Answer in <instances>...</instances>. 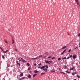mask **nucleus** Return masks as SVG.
Wrapping results in <instances>:
<instances>
[{"label": "nucleus", "mask_w": 80, "mask_h": 80, "mask_svg": "<svg viewBox=\"0 0 80 80\" xmlns=\"http://www.w3.org/2000/svg\"><path fill=\"white\" fill-rule=\"evenodd\" d=\"M48 65H46L45 66V67L43 69V70H44V71H45V70H47V69H48Z\"/></svg>", "instance_id": "f257e3e1"}, {"label": "nucleus", "mask_w": 80, "mask_h": 80, "mask_svg": "<svg viewBox=\"0 0 80 80\" xmlns=\"http://www.w3.org/2000/svg\"><path fill=\"white\" fill-rule=\"evenodd\" d=\"M23 76V74L22 72L21 73V74L19 75V77H22Z\"/></svg>", "instance_id": "f03ea898"}, {"label": "nucleus", "mask_w": 80, "mask_h": 80, "mask_svg": "<svg viewBox=\"0 0 80 80\" xmlns=\"http://www.w3.org/2000/svg\"><path fill=\"white\" fill-rule=\"evenodd\" d=\"M66 51V49H65L61 53V55H63L65 53V52Z\"/></svg>", "instance_id": "7ed1b4c3"}, {"label": "nucleus", "mask_w": 80, "mask_h": 80, "mask_svg": "<svg viewBox=\"0 0 80 80\" xmlns=\"http://www.w3.org/2000/svg\"><path fill=\"white\" fill-rule=\"evenodd\" d=\"M75 69V67L72 68H70V70H73Z\"/></svg>", "instance_id": "20e7f679"}, {"label": "nucleus", "mask_w": 80, "mask_h": 80, "mask_svg": "<svg viewBox=\"0 0 80 80\" xmlns=\"http://www.w3.org/2000/svg\"><path fill=\"white\" fill-rule=\"evenodd\" d=\"M45 66H42V67L40 68L41 69H44V68H45Z\"/></svg>", "instance_id": "39448f33"}, {"label": "nucleus", "mask_w": 80, "mask_h": 80, "mask_svg": "<svg viewBox=\"0 0 80 80\" xmlns=\"http://www.w3.org/2000/svg\"><path fill=\"white\" fill-rule=\"evenodd\" d=\"M72 57L74 59H75V58H76V55H73Z\"/></svg>", "instance_id": "423d86ee"}, {"label": "nucleus", "mask_w": 80, "mask_h": 80, "mask_svg": "<svg viewBox=\"0 0 80 80\" xmlns=\"http://www.w3.org/2000/svg\"><path fill=\"white\" fill-rule=\"evenodd\" d=\"M3 53H6L7 52H8V50H7L6 51H3Z\"/></svg>", "instance_id": "0eeeda50"}, {"label": "nucleus", "mask_w": 80, "mask_h": 80, "mask_svg": "<svg viewBox=\"0 0 80 80\" xmlns=\"http://www.w3.org/2000/svg\"><path fill=\"white\" fill-rule=\"evenodd\" d=\"M77 73V72H73L72 73V75H75V74H76Z\"/></svg>", "instance_id": "6e6552de"}, {"label": "nucleus", "mask_w": 80, "mask_h": 80, "mask_svg": "<svg viewBox=\"0 0 80 80\" xmlns=\"http://www.w3.org/2000/svg\"><path fill=\"white\" fill-rule=\"evenodd\" d=\"M34 73H38V71L37 70H36L34 71Z\"/></svg>", "instance_id": "1a4fd4ad"}, {"label": "nucleus", "mask_w": 80, "mask_h": 80, "mask_svg": "<svg viewBox=\"0 0 80 80\" xmlns=\"http://www.w3.org/2000/svg\"><path fill=\"white\" fill-rule=\"evenodd\" d=\"M38 58L36 57V58H32V60H36V59H37Z\"/></svg>", "instance_id": "9d476101"}, {"label": "nucleus", "mask_w": 80, "mask_h": 80, "mask_svg": "<svg viewBox=\"0 0 80 80\" xmlns=\"http://www.w3.org/2000/svg\"><path fill=\"white\" fill-rule=\"evenodd\" d=\"M52 62V61H49L48 63V64H50V63H51Z\"/></svg>", "instance_id": "9b49d317"}, {"label": "nucleus", "mask_w": 80, "mask_h": 80, "mask_svg": "<svg viewBox=\"0 0 80 80\" xmlns=\"http://www.w3.org/2000/svg\"><path fill=\"white\" fill-rule=\"evenodd\" d=\"M49 61H45V62L46 63H48Z\"/></svg>", "instance_id": "f8f14e48"}, {"label": "nucleus", "mask_w": 80, "mask_h": 80, "mask_svg": "<svg viewBox=\"0 0 80 80\" xmlns=\"http://www.w3.org/2000/svg\"><path fill=\"white\" fill-rule=\"evenodd\" d=\"M66 58V57H64L63 58H62V60H63V59L65 60Z\"/></svg>", "instance_id": "ddd939ff"}, {"label": "nucleus", "mask_w": 80, "mask_h": 80, "mask_svg": "<svg viewBox=\"0 0 80 80\" xmlns=\"http://www.w3.org/2000/svg\"><path fill=\"white\" fill-rule=\"evenodd\" d=\"M66 48V46H65L62 48V49H64V48Z\"/></svg>", "instance_id": "4468645a"}, {"label": "nucleus", "mask_w": 80, "mask_h": 80, "mask_svg": "<svg viewBox=\"0 0 80 80\" xmlns=\"http://www.w3.org/2000/svg\"><path fill=\"white\" fill-rule=\"evenodd\" d=\"M77 5H79V3L78 2V1H76V2Z\"/></svg>", "instance_id": "2eb2a0df"}, {"label": "nucleus", "mask_w": 80, "mask_h": 80, "mask_svg": "<svg viewBox=\"0 0 80 80\" xmlns=\"http://www.w3.org/2000/svg\"><path fill=\"white\" fill-rule=\"evenodd\" d=\"M2 58L3 59H4V58H5V57L4 56H3V55H2Z\"/></svg>", "instance_id": "dca6fc26"}, {"label": "nucleus", "mask_w": 80, "mask_h": 80, "mask_svg": "<svg viewBox=\"0 0 80 80\" xmlns=\"http://www.w3.org/2000/svg\"><path fill=\"white\" fill-rule=\"evenodd\" d=\"M31 75H29L28 76V78H31Z\"/></svg>", "instance_id": "f3484780"}, {"label": "nucleus", "mask_w": 80, "mask_h": 80, "mask_svg": "<svg viewBox=\"0 0 80 80\" xmlns=\"http://www.w3.org/2000/svg\"><path fill=\"white\" fill-rule=\"evenodd\" d=\"M22 62H25V60H22Z\"/></svg>", "instance_id": "a211bd4d"}, {"label": "nucleus", "mask_w": 80, "mask_h": 80, "mask_svg": "<svg viewBox=\"0 0 80 80\" xmlns=\"http://www.w3.org/2000/svg\"><path fill=\"white\" fill-rule=\"evenodd\" d=\"M36 75H37V74L36 75L35 74H33V77H35V76H36Z\"/></svg>", "instance_id": "6ab92c4d"}, {"label": "nucleus", "mask_w": 80, "mask_h": 80, "mask_svg": "<svg viewBox=\"0 0 80 80\" xmlns=\"http://www.w3.org/2000/svg\"><path fill=\"white\" fill-rule=\"evenodd\" d=\"M4 41H5V42L6 43H8V42H7V40H5Z\"/></svg>", "instance_id": "aec40b11"}, {"label": "nucleus", "mask_w": 80, "mask_h": 80, "mask_svg": "<svg viewBox=\"0 0 80 80\" xmlns=\"http://www.w3.org/2000/svg\"><path fill=\"white\" fill-rule=\"evenodd\" d=\"M66 73H70V72L68 71H66Z\"/></svg>", "instance_id": "412c9836"}, {"label": "nucleus", "mask_w": 80, "mask_h": 80, "mask_svg": "<svg viewBox=\"0 0 80 80\" xmlns=\"http://www.w3.org/2000/svg\"><path fill=\"white\" fill-rule=\"evenodd\" d=\"M52 58V60H53V59H55V58L53 57V58Z\"/></svg>", "instance_id": "4be33fe9"}, {"label": "nucleus", "mask_w": 80, "mask_h": 80, "mask_svg": "<svg viewBox=\"0 0 80 80\" xmlns=\"http://www.w3.org/2000/svg\"><path fill=\"white\" fill-rule=\"evenodd\" d=\"M42 65V63H41L38 64V65H39V66H40V65Z\"/></svg>", "instance_id": "5701e85b"}, {"label": "nucleus", "mask_w": 80, "mask_h": 80, "mask_svg": "<svg viewBox=\"0 0 80 80\" xmlns=\"http://www.w3.org/2000/svg\"><path fill=\"white\" fill-rule=\"evenodd\" d=\"M15 50L16 51V52H17V49L15 48H14Z\"/></svg>", "instance_id": "b1692460"}, {"label": "nucleus", "mask_w": 80, "mask_h": 80, "mask_svg": "<svg viewBox=\"0 0 80 80\" xmlns=\"http://www.w3.org/2000/svg\"><path fill=\"white\" fill-rule=\"evenodd\" d=\"M31 69V68H29L28 69V70H30Z\"/></svg>", "instance_id": "393cba45"}, {"label": "nucleus", "mask_w": 80, "mask_h": 80, "mask_svg": "<svg viewBox=\"0 0 80 80\" xmlns=\"http://www.w3.org/2000/svg\"><path fill=\"white\" fill-rule=\"evenodd\" d=\"M18 65H19V66H20V64L19 63H17Z\"/></svg>", "instance_id": "a878e982"}, {"label": "nucleus", "mask_w": 80, "mask_h": 80, "mask_svg": "<svg viewBox=\"0 0 80 80\" xmlns=\"http://www.w3.org/2000/svg\"><path fill=\"white\" fill-rule=\"evenodd\" d=\"M43 74H45V72L42 73H41V75H43Z\"/></svg>", "instance_id": "bb28decb"}, {"label": "nucleus", "mask_w": 80, "mask_h": 80, "mask_svg": "<svg viewBox=\"0 0 80 80\" xmlns=\"http://www.w3.org/2000/svg\"><path fill=\"white\" fill-rule=\"evenodd\" d=\"M58 60H61V58H59L58 59Z\"/></svg>", "instance_id": "cd10ccee"}, {"label": "nucleus", "mask_w": 80, "mask_h": 80, "mask_svg": "<svg viewBox=\"0 0 80 80\" xmlns=\"http://www.w3.org/2000/svg\"><path fill=\"white\" fill-rule=\"evenodd\" d=\"M27 65L28 66H30V64H29V63H27Z\"/></svg>", "instance_id": "c85d7f7f"}, {"label": "nucleus", "mask_w": 80, "mask_h": 80, "mask_svg": "<svg viewBox=\"0 0 80 80\" xmlns=\"http://www.w3.org/2000/svg\"><path fill=\"white\" fill-rule=\"evenodd\" d=\"M42 57V55H40L39 57V58H40L41 57Z\"/></svg>", "instance_id": "c756f323"}, {"label": "nucleus", "mask_w": 80, "mask_h": 80, "mask_svg": "<svg viewBox=\"0 0 80 80\" xmlns=\"http://www.w3.org/2000/svg\"><path fill=\"white\" fill-rule=\"evenodd\" d=\"M52 58V57H51V56L48 57V58Z\"/></svg>", "instance_id": "7c9ffc66"}, {"label": "nucleus", "mask_w": 80, "mask_h": 80, "mask_svg": "<svg viewBox=\"0 0 80 80\" xmlns=\"http://www.w3.org/2000/svg\"><path fill=\"white\" fill-rule=\"evenodd\" d=\"M18 60H19V62H20L21 61V60L20 59V58H18Z\"/></svg>", "instance_id": "2f4dec72"}, {"label": "nucleus", "mask_w": 80, "mask_h": 80, "mask_svg": "<svg viewBox=\"0 0 80 80\" xmlns=\"http://www.w3.org/2000/svg\"><path fill=\"white\" fill-rule=\"evenodd\" d=\"M15 43V41H13V42H12V44H13V43Z\"/></svg>", "instance_id": "473e14b6"}, {"label": "nucleus", "mask_w": 80, "mask_h": 80, "mask_svg": "<svg viewBox=\"0 0 80 80\" xmlns=\"http://www.w3.org/2000/svg\"><path fill=\"white\" fill-rule=\"evenodd\" d=\"M24 78H25V77H23L21 78V79H24Z\"/></svg>", "instance_id": "72a5a7b5"}, {"label": "nucleus", "mask_w": 80, "mask_h": 80, "mask_svg": "<svg viewBox=\"0 0 80 80\" xmlns=\"http://www.w3.org/2000/svg\"><path fill=\"white\" fill-rule=\"evenodd\" d=\"M61 73H63V74H64V75H65V73L64 72H61Z\"/></svg>", "instance_id": "f704fd0d"}, {"label": "nucleus", "mask_w": 80, "mask_h": 80, "mask_svg": "<svg viewBox=\"0 0 80 80\" xmlns=\"http://www.w3.org/2000/svg\"><path fill=\"white\" fill-rule=\"evenodd\" d=\"M77 77H78V78H80V76H79L78 75H77Z\"/></svg>", "instance_id": "c9c22d12"}, {"label": "nucleus", "mask_w": 80, "mask_h": 80, "mask_svg": "<svg viewBox=\"0 0 80 80\" xmlns=\"http://www.w3.org/2000/svg\"><path fill=\"white\" fill-rule=\"evenodd\" d=\"M70 51H71V49H70L68 51V52H70Z\"/></svg>", "instance_id": "e433bc0d"}, {"label": "nucleus", "mask_w": 80, "mask_h": 80, "mask_svg": "<svg viewBox=\"0 0 80 80\" xmlns=\"http://www.w3.org/2000/svg\"><path fill=\"white\" fill-rule=\"evenodd\" d=\"M80 33H79L78 35V37H80Z\"/></svg>", "instance_id": "4c0bfd02"}, {"label": "nucleus", "mask_w": 80, "mask_h": 80, "mask_svg": "<svg viewBox=\"0 0 80 80\" xmlns=\"http://www.w3.org/2000/svg\"><path fill=\"white\" fill-rule=\"evenodd\" d=\"M72 57V55H71L70 56V58H71V57Z\"/></svg>", "instance_id": "58836bf2"}, {"label": "nucleus", "mask_w": 80, "mask_h": 80, "mask_svg": "<svg viewBox=\"0 0 80 80\" xmlns=\"http://www.w3.org/2000/svg\"><path fill=\"white\" fill-rule=\"evenodd\" d=\"M77 48H78V47H76L74 49H77Z\"/></svg>", "instance_id": "ea45409f"}, {"label": "nucleus", "mask_w": 80, "mask_h": 80, "mask_svg": "<svg viewBox=\"0 0 80 80\" xmlns=\"http://www.w3.org/2000/svg\"><path fill=\"white\" fill-rule=\"evenodd\" d=\"M34 66H37V64L35 63L34 65Z\"/></svg>", "instance_id": "a19ab883"}, {"label": "nucleus", "mask_w": 80, "mask_h": 80, "mask_svg": "<svg viewBox=\"0 0 80 80\" xmlns=\"http://www.w3.org/2000/svg\"><path fill=\"white\" fill-rule=\"evenodd\" d=\"M46 57H47V56H44L43 57V58H46Z\"/></svg>", "instance_id": "79ce46f5"}, {"label": "nucleus", "mask_w": 80, "mask_h": 80, "mask_svg": "<svg viewBox=\"0 0 80 80\" xmlns=\"http://www.w3.org/2000/svg\"><path fill=\"white\" fill-rule=\"evenodd\" d=\"M69 58H70V57H68L67 58V59H69Z\"/></svg>", "instance_id": "37998d69"}, {"label": "nucleus", "mask_w": 80, "mask_h": 80, "mask_svg": "<svg viewBox=\"0 0 80 80\" xmlns=\"http://www.w3.org/2000/svg\"><path fill=\"white\" fill-rule=\"evenodd\" d=\"M1 50H2V51H3V49H2V48H1Z\"/></svg>", "instance_id": "c03bdc74"}, {"label": "nucleus", "mask_w": 80, "mask_h": 80, "mask_svg": "<svg viewBox=\"0 0 80 80\" xmlns=\"http://www.w3.org/2000/svg\"><path fill=\"white\" fill-rule=\"evenodd\" d=\"M21 60H22L23 59V58H21Z\"/></svg>", "instance_id": "a18cd8bd"}, {"label": "nucleus", "mask_w": 80, "mask_h": 80, "mask_svg": "<svg viewBox=\"0 0 80 80\" xmlns=\"http://www.w3.org/2000/svg\"><path fill=\"white\" fill-rule=\"evenodd\" d=\"M51 72H55V71H51Z\"/></svg>", "instance_id": "49530a36"}, {"label": "nucleus", "mask_w": 80, "mask_h": 80, "mask_svg": "<svg viewBox=\"0 0 80 80\" xmlns=\"http://www.w3.org/2000/svg\"><path fill=\"white\" fill-rule=\"evenodd\" d=\"M75 1H76V2H77V1H78V0H75Z\"/></svg>", "instance_id": "de8ad7c7"}, {"label": "nucleus", "mask_w": 80, "mask_h": 80, "mask_svg": "<svg viewBox=\"0 0 80 80\" xmlns=\"http://www.w3.org/2000/svg\"><path fill=\"white\" fill-rule=\"evenodd\" d=\"M17 64L18 63V61H17Z\"/></svg>", "instance_id": "09e8293b"}, {"label": "nucleus", "mask_w": 80, "mask_h": 80, "mask_svg": "<svg viewBox=\"0 0 80 80\" xmlns=\"http://www.w3.org/2000/svg\"><path fill=\"white\" fill-rule=\"evenodd\" d=\"M12 41L13 42H14V40H13V39H12Z\"/></svg>", "instance_id": "8fccbe9b"}, {"label": "nucleus", "mask_w": 80, "mask_h": 80, "mask_svg": "<svg viewBox=\"0 0 80 80\" xmlns=\"http://www.w3.org/2000/svg\"><path fill=\"white\" fill-rule=\"evenodd\" d=\"M40 68V67H38V68Z\"/></svg>", "instance_id": "3c124183"}, {"label": "nucleus", "mask_w": 80, "mask_h": 80, "mask_svg": "<svg viewBox=\"0 0 80 80\" xmlns=\"http://www.w3.org/2000/svg\"><path fill=\"white\" fill-rule=\"evenodd\" d=\"M45 72H48V70H46V71H45Z\"/></svg>", "instance_id": "603ef678"}, {"label": "nucleus", "mask_w": 80, "mask_h": 80, "mask_svg": "<svg viewBox=\"0 0 80 80\" xmlns=\"http://www.w3.org/2000/svg\"><path fill=\"white\" fill-rule=\"evenodd\" d=\"M68 35H70V34H69V33H68Z\"/></svg>", "instance_id": "864d4df0"}, {"label": "nucleus", "mask_w": 80, "mask_h": 80, "mask_svg": "<svg viewBox=\"0 0 80 80\" xmlns=\"http://www.w3.org/2000/svg\"><path fill=\"white\" fill-rule=\"evenodd\" d=\"M74 80H77V79H75Z\"/></svg>", "instance_id": "5fc2aeb1"}, {"label": "nucleus", "mask_w": 80, "mask_h": 80, "mask_svg": "<svg viewBox=\"0 0 80 80\" xmlns=\"http://www.w3.org/2000/svg\"><path fill=\"white\" fill-rule=\"evenodd\" d=\"M67 67V66H65V68H66Z\"/></svg>", "instance_id": "6e6d98bb"}, {"label": "nucleus", "mask_w": 80, "mask_h": 80, "mask_svg": "<svg viewBox=\"0 0 80 80\" xmlns=\"http://www.w3.org/2000/svg\"><path fill=\"white\" fill-rule=\"evenodd\" d=\"M0 48L1 49V48H2L0 47Z\"/></svg>", "instance_id": "4d7b16f0"}, {"label": "nucleus", "mask_w": 80, "mask_h": 80, "mask_svg": "<svg viewBox=\"0 0 80 80\" xmlns=\"http://www.w3.org/2000/svg\"><path fill=\"white\" fill-rule=\"evenodd\" d=\"M59 70H60V68H59Z\"/></svg>", "instance_id": "13d9d810"}]
</instances>
